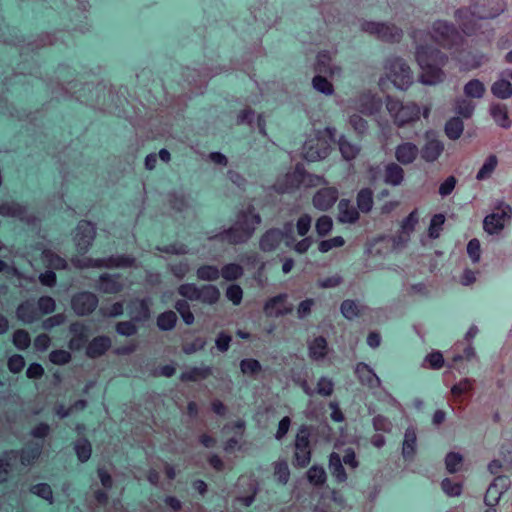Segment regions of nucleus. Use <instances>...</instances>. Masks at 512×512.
<instances>
[{"instance_id": "f257e3e1", "label": "nucleus", "mask_w": 512, "mask_h": 512, "mask_svg": "<svg viewBox=\"0 0 512 512\" xmlns=\"http://www.w3.org/2000/svg\"><path fill=\"white\" fill-rule=\"evenodd\" d=\"M416 61L421 69L419 81L424 85L442 83L446 74L443 67L448 63V56L436 48L419 45L415 52Z\"/></svg>"}, {"instance_id": "f03ea898", "label": "nucleus", "mask_w": 512, "mask_h": 512, "mask_svg": "<svg viewBox=\"0 0 512 512\" xmlns=\"http://www.w3.org/2000/svg\"><path fill=\"white\" fill-rule=\"evenodd\" d=\"M261 222V216L255 211V208L250 205L237 214L236 221L230 228L213 236H209L208 238L210 240L227 242L233 245L243 244L251 239L257 226H259Z\"/></svg>"}, {"instance_id": "7ed1b4c3", "label": "nucleus", "mask_w": 512, "mask_h": 512, "mask_svg": "<svg viewBox=\"0 0 512 512\" xmlns=\"http://www.w3.org/2000/svg\"><path fill=\"white\" fill-rule=\"evenodd\" d=\"M384 74L379 79V85L384 86L390 81L397 89L407 90L414 82L413 71L407 62L396 55L388 56L383 62Z\"/></svg>"}, {"instance_id": "20e7f679", "label": "nucleus", "mask_w": 512, "mask_h": 512, "mask_svg": "<svg viewBox=\"0 0 512 512\" xmlns=\"http://www.w3.org/2000/svg\"><path fill=\"white\" fill-rule=\"evenodd\" d=\"M504 11L503 7L492 8L488 11H481L477 7L472 11L469 8H459L455 11L454 17L461 31L467 35H476L480 28V20L493 19Z\"/></svg>"}, {"instance_id": "39448f33", "label": "nucleus", "mask_w": 512, "mask_h": 512, "mask_svg": "<svg viewBox=\"0 0 512 512\" xmlns=\"http://www.w3.org/2000/svg\"><path fill=\"white\" fill-rule=\"evenodd\" d=\"M336 129L327 127L317 135L305 141L302 147L303 157L307 161H317L329 155L330 143L335 142Z\"/></svg>"}, {"instance_id": "423d86ee", "label": "nucleus", "mask_w": 512, "mask_h": 512, "mask_svg": "<svg viewBox=\"0 0 512 512\" xmlns=\"http://www.w3.org/2000/svg\"><path fill=\"white\" fill-rule=\"evenodd\" d=\"M386 108L398 127L405 126L419 119L420 108L415 103L402 104L400 101L388 96L386 98Z\"/></svg>"}, {"instance_id": "0eeeda50", "label": "nucleus", "mask_w": 512, "mask_h": 512, "mask_svg": "<svg viewBox=\"0 0 512 512\" xmlns=\"http://www.w3.org/2000/svg\"><path fill=\"white\" fill-rule=\"evenodd\" d=\"M361 30L381 41L389 43L400 42L403 37L402 29L390 23L364 21L361 24Z\"/></svg>"}, {"instance_id": "6e6552de", "label": "nucleus", "mask_w": 512, "mask_h": 512, "mask_svg": "<svg viewBox=\"0 0 512 512\" xmlns=\"http://www.w3.org/2000/svg\"><path fill=\"white\" fill-rule=\"evenodd\" d=\"M433 40L444 48H452L461 43L462 37L457 28L444 20H437L431 28Z\"/></svg>"}, {"instance_id": "1a4fd4ad", "label": "nucleus", "mask_w": 512, "mask_h": 512, "mask_svg": "<svg viewBox=\"0 0 512 512\" xmlns=\"http://www.w3.org/2000/svg\"><path fill=\"white\" fill-rule=\"evenodd\" d=\"M310 428L302 425L295 438V464L299 467H306L311 460Z\"/></svg>"}, {"instance_id": "9d476101", "label": "nucleus", "mask_w": 512, "mask_h": 512, "mask_svg": "<svg viewBox=\"0 0 512 512\" xmlns=\"http://www.w3.org/2000/svg\"><path fill=\"white\" fill-rule=\"evenodd\" d=\"M96 236V227L90 221L81 220L74 235V242L80 253H86L92 246Z\"/></svg>"}, {"instance_id": "9b49d317", "label": "nucleus", "mask_w": 512, "mask_h": 512, "mask_svg": "<svg viewBox=\"0 0 512 512\" xmlns=\"http://www.w3.org/2000/svg\"><path fill=\"white\" fill-rule=\"evenodd\" d=\"M288 295L286 293L278 294L269 298L264 306L263 312L267 317L279 318L290 314L294 307L293 304L287 301Z\"/></svg>"}, {"instance_id": "f8f14e48", "label": "nucleus", "mask_w": 512, "mask_h": 512, "mask_svg": "<svg viewBox=\"0 0 512 512\" xmlns=\"http://www.w3.org/2000/svg\"><path fill=\"white\" fill-rule=\"evenodd\" d=\"M511 481L505 475L497 476L492 483L488 486L484 503L486 506H497L502 495L509 489Z\"/></svg>"}, {"instance_id": "ddd939ff", "label": "nucleus", "mask_w": 512, "mask_h": 512, "mask_svg": "<svg viewBox=\"0 0 512 512\" xmlns=\"http://www.w3.org/2000/svg\"><path fill=\"white\" fill-rule=\"evenodd\" d=\"M512 209L510 206L505 205L490 215H487L483 220V228L489 234L498 233L504 228L506 219L511 216Z\"/></svg>"}, {"instance_id": "4468645a", "label": "nucleus", "mask_w": 512, "mask_h": 512, "mask_svg": "<svg viewBox=\"0 0 512 512\" xmlns=\"http://www.w3.org/2000/svg\"><path fill=\"white\" fill-rule=\"evenodd\" d=\"M71 304L77 315H88L96 309L98 298L91 292H81L73 296Z\"/></svg>"}, {"instance_id": "2eb2a0df", "label": "nucleus", "mask_w": 512, "mask_h": 512, "mask_svg": "<svg viewBox=\"0 0 512 512\" xmlns=\"http://www.w3.org/2000/svg\"><path fill=\"white\" fill-rule=\"evenodd\" d=\"M426 143L419 151L421 157L426 162H434L436 161L444 151V144L439 139L435 138L433 132H427L426 135Z\"/></svg>"}, {"instance_id": "dca6fc26", "label": "nucleus", "mask_w": 512, "mask_h": 512, "mask_svg": "<svg viewBox=\"0 0 512 512\" xmlns=\"http://www.w3.org/2000/svg\"><path fill=\"white\" fill-rule=\"evenodd\" d=\"M27 207L16 201L0 202V215L3 217H13L27 223L32 221V217L27 212Z\"/></svg>"}, {"instance_id": "f3484780", "label": "nucleus", "mask_w": 512, "mask_h": 512, "mask_svg": "<svg viewBox=\"0 0 512 512\" xmlns=\"http://www.w3.org/2000/svg\"><path fill=\"white\" fill-rule=\"evenodd\" d=\"M338 199V190L335 187H325L318 190L313 196V205L320 211L329 210Z\"/></svg>"}, {"instance_id": "a211bd4d", "label": "nucleus", "mask_w": 512, "mask_h": 512, "mask_svg": "<svg viewBox=\"0 0 512 512\" xmlns=\"http://www.w3.org/2000/svg\"><path fill=\"white\" fill-rule=\"evenodd\" d=\"M356 108L364 115H374L381 109V101L370 92L362 93L356 101Z\"/></svg>"}, {"instance_id": "6ab92c4d", "label": "nucleus", "mask_w": 512, "mask_h": 512, "mask_svg": "<svg viewBox=\"0 0 512 512\" xmlns=\"http://www.w3.org/2000/svg\"><path fill=\"white\" fill-rule=\"evenodd\" d=\"M150 304L149 298L135 299L128 305L129 315L132 321L145 322L150 318Z\"/></svg>"}, {"instance_id": "aec40b11", "label": "nucleus", "mask_w": 512, "mask_h": 512, "mask_svg": "<svg viewBox=\"0 0 512 512\" xmlns=\"http://www.w3.org/2000/svg\"><path fill=\"white\" fill-rule=\"evenodd\" d=\"M315 70L318 75H328L330 77L340 76L342 72L340 66L332 64L331 57L327 51L318 53Z\"/></svg>"}, {"instance_id": "412c9836", "label": "nucleus", "mask_w": 512, "mask_h": 512, "mask_svg": "<svg viewBox=\"0 0 512 512\" xmlns=\"http://www.w3.org/2000/svg\"><path fill=\"white\" fill-rule=\"evenodd\" d=\"M355 374L362 385L370 389L381 386L380 378L375 374L374 370L367 364L360 362L355 367Z\"/></svg>"}, {"instance_id": "4be33fe9", "label": "nucleus", "mask_w": 512, "mask_h": 512, "mask_svg": "<svg viewBox=\"0 0 512 512\" xmlns=\"http://www.w3.org/2000/svg\"><path fill=\"white\" fill-rule=\"evenodd\" d=\"M419 154V148L412 142H403L395 148V158L402 165L412 164Z\"/></svg>"}, {"instance_id": "5701e85b", "label": "nucleus", "mask_w": 512, "mask_h": 512, "mask_svg": "<svg viewBox=\"0 0 512 512\" xmlns=\"http://www.w3.org/2000/svg\"><path fill=\"white\" fill-rule=\"evenodd\" d=\"M70 333L73 335L69 341V348L78 351L84 347L88 341L87 327L80 322L72 323L69 327Z\"/></svg>"}, {"instance_id": "b1692460", "label": "nucleus", "mask_w": 512, "mask_h": 512, "mask_svg": "<svg viewBox=\"0 0 512 512\" xmlns=\"http://www.w3.org/2000/svg\"><path fill=\"white\" fill-rule=\"evenodd\" d=\"M98 290L106 294H115L123 289L119 274L104 273L99 278Z\"/></svg>"}, {"instance_id": "393cba45", "label": "nucleus", "mask_w": 512, "mask_h": 512, "mask_svg": "<svg viewBox=\"0 0 512 512\" xmlns=\"http://www.w3.org/2000/svg\"><path fill=\"white\" fill-rule=\"evenodd\" d=\"M111 344V339L108 336H97L88 344L86 348V355L89 358H98L110 349Z\"/></svg>"}, {"instance_id": "a878e982", "label": "nucleus", "mask_w": 512, "mask_h": 512, "mask_svg": "<svg viewBox=\"0 0 512 512\" xmlns=\"http://www.w3.org/2000/svg\"><path fill=\"white\" fill-rule=\"evenodd\" d=\"M16 316L24 324H32L39 319L37 306L33 301L26 300L17 307Z\"/></svg>"}, {"instance_id": "bb28decb", "label": "nucleus", "mask_w": 512, "mask_h": 512, "mask_svg": "<svg viewBox=\"0 0 512 512\" xmlns=\"http://www.w3.org/2000/svg\"><path fill=\"white\" fill-rule=\"evenodd\" d=\"M279 228L268 229L259 240V248L263 252L275 251L281 243Z\"/></svg>"}, {"instance_id": "cd10ccee", "label": "nucleus", "mask_w": 512, "mask_h": 512, "mask_svg": "<svg viewBox=\"0 0 512 512\" xmlns=\"http://www.w3.org/2000/svg\"><path fill=\"white\" fill-rule=\"evenodd\" d=\"M338 221L341 223H355L359 219V210L355 208L350 200L341 199L338 203Z\"/></svg>"}, {"instance_id": "c85d7f7f", "label": "nucleus", "mask_w": 512, "mask_h": 512, "mask_svg": "<svg viewBox=\"0 0 512 512\" xmlns=\"http://www.w3.org/2000/svg\"><path fill=\"white\" fill-rule=\"evenodd\" d=\"M292 177L297 181L298 185L306 187H315L325 182L323 177L308 173L302 166L295 167Z\"/></svg>"}, {"instance_id": "c756f323", "label": "nucleus", "mask_w": 512, "mask_h": 512, "mask_svg": "<svg viewBox=\"0 0 512 512\" xmlns=\"http://www.w3.org/2000/svg\"><path fill=\"white\" fill-rule=\"evenodd\" d=\"M404 180L403 168L394 162L388 163L384 169V182L391 186H399Z\"/></svg>"}, {"instance_id": "7c9ffc66", "label": "nucleus", "mask_w": 512, "mask_h": 512, "mask_svg": "<svg viewBox=\"0 0 512 512\" xmlns=\"http://www.w3.org/2000/svg\"><path fill=\"white\" fill-rule=\"evenodd\" d=\"M417 446V435L414 427H408L404 433V440L402 445V456L405 459H413Z\"/></svg>"}, {"instance_id": "2f4dec72", "label": "nucleus", "mask_w": 512, "mask_h": 512, "mask_svg": "<svg viewBox=\"0 0 512 512\" xmlns=\"http://www.w3.org/2000/svg\"><path fill=\"white\" fill-rule=\"evenodd\" d=\"M490 115L500 127L504 129L510 128L511 120L508 117V111L505 105L499 103L491 104Z\"/></svg>"}, {"instance_id": "473e14b6", "label": "nucleus", "mask_w": 512, "mask_h": 512, "mask_svg": "<svg viewBox=\"0 0 512 512\" xmlns=\"http://www.w3.org/2000/svg\"><path fill=\"white\" fill-rule=\"evenodd\" d=\"M309 356L315 361L323 360L327 355V341L323 336L316 337L308 346Z\"/></svg>"}, {"instance_id": "72a5a7b5", "label": "nucleus", "mask_w": 512, "mask_h": 512, "mask_svg": "<svg viewBox=\"0 0 512 512\" xmlns=\"http://www.w3.org/2000/svg\"><path fill=\"white\" fill-rule=\"evenodd\" d=\"M42 444L32 443L23 448L20 452V461L22 465L28 466L34 463L42 453Z\"/></svg>"}, {"instance_id": "f704fd0d", "label": "nucleus", "mask_w": 512, "mask_h": 512, "mask_svg": "<svg viewBox=\"0 0 512 512\" xmlns=\"http://www.w3.org/2000/svg\"><path fill=\"white\" fill-rule=\"evenodd\" d=\"M329 469L332 476L336 478L337 482L341 483L347 480V474L343 467L342 459L336 452H332L329 456Z\"/></svg>"}, {"instance_id": "c9c22d12", "label": "nucleus", "mask_w": 512, "mask_h": 512, "mask_svg": "<svg viewBox=\"0 0 512 512\" xmlns=\"http://www.w3.org/2000/svg\"><path fill=\"white\" fill-rule=\"evenodd\" d=\"M199 291L198 301L204 304L213 305L217 303L220 298V291L215 285H203L199 288Z\"/></svg>"}, {"instance_id": "e433bc0d", "label": "nucleus", "mask_w": 512, "mask_h": 512, "mask_svg": "<svg viewBox=\"0 0 512 512\" xmlns=\"http://www.w3.org/2000/svg\"><path fill=\"white\" fill-rule=\"evenodd\" d=\"M19 453L14 450L6 451L0 457V483L7 480L12 462L18 458Z\"/></svg>"}, {"instance_id": "4c0bfd02", "label": "nucleus", "mask_w": 512, "mask_h": 512, "mask_svg": "<svg viewBox=\"0 0 512 512\" xmlns=\"http://www.w3.org/2000/svg\"><path fill=\"white\" fill-rule=\"evenodd\" d=\"M491 93L498 99H508L512 96V84L504 78L498 79L491 85Z\"/></svg>"}, {"instance_id": "58836bf2", "label": "nucleus", "mask_w": 512, "mask_h": 512, "mask_svg": "<svg viewBox=\"0 0 512 512\" xmlns=\"http://www.w3.org/2000/svg\"><path fill=\"white\" fill-rule=\"evenodd\" d=\"M212 374L211 367H193L185 372H183L180 376L181 381H199L202 379H206Z\"/></svg>"}, {"instance_id": "ea45409f", "label": "nucleus", "mask_w": 512, "mask_h": 512, "mask_svg": "<svg viewBox=\"0 0 512 512\" xmlns=\"http://www.w3.org/2000/svg\"><path fill=\"white\" fill-rule=\"evenodd\" d=\"M357 208L362 213H369L373 207V191L370 188L361 189L356 197Z\"/></svg>"}, {"instance_id": "a19ab883", "label": "nucleus", "mask_w": 512, "mask_h": 512, "mask_svg": "<svg viewBox=\"0 0 512 512\" xmlns=\"http://www.w3.org/2000/svg\"><path fill=\"white\" fill-rule=\"evenodd\" d=\"M464 130L463 121L459 117H452L445 124V134L451 140L460 138Z\"/></svg>"}, {"instance_id": "79ce46f5", "label": "nucleus", "mask_w": 512, "mask_h": 512, "mask_svg": "<svg viewBox=\"0 0 512 512\" xmlns=\"http://www.w3.org/2000/svg\"><path fill=\"white\" fill-rule=\"evenodd\" d=\"M498 165V158L496 155L491 154L489 155L479 171L477 172L476 179L478 181H483L491 177L493 172L495 171L496 167Z\"/></svg>"}, {"instance_id": "37998d69", "label": "nucleus", "mask_w": 512, "mask_h": 512, "mask_svg": "<svg viewBox=\"0 0 512 512\" xmlns=\"http://www.w3.org/2000/svg\"><path fill=\"white\" fill-rule=\"evenodd\" d=\"M339 150L345 160H352L357 157L360 147L347 140L345 136H341L338 140Z\"/></svg>"}, {"instance_id": "c03bdc74", "label": "nucleus", "mask_w": 512, "mask_h": 512, "mask_svg": "<svg viewBox=\"0 0 512 512\" xmlns=\"http://www.w3.org/2000/svg\"><path fill=\"white\" fill-rule=\"evenodd\" d=\"M74 450L78 460L84 463L91 457L92 446L88 439L79 438L74 443Z\"/></svg>"}, {"instance_id": "a18cd8bd", "label": "nucleus", "mask_w": 512, "mask_h": 512, "mask_svg": "<svg viewBox=\"0 0 512 512\" xmlns=\"http://www.w3.org/2000/svg\"><path fill=\"white\" fill-rule=\"evenodd\" d=\"M484 84L478 79H472L464 85L463 91L467 97L482 98L485 93Z\"/></svg>"}, {"instance_id": "49530a36", "label": "nucleus", "mask_w": 512, "mask_h": 512, "mask_svg": "<svg viewBox=\"0 0 512 512\" xmlns=\"http://www.w3.org/2000/svg\"><path fill=\"white\" fill-rule=\"evenodd\" d=\"M109 269L133 267L136 259L131 255H112L108 257Z\"/></svg>"}, {"instance_id": "de8ad7c7", "label": "nucleus", "mask_w": 512, "mask_h": 512, "mask_svg": "<svg viewBox=\"0 0 512 512\" xmlns=\"http://www.w3.org/2000/svg\"><path fill=\"white\" fill-rule=\"evenodd\" d=\"M244 270L241 265L237 263H229L224 265L220 270V275L226 281H234L242 277Z\"/></svg>"}, {"instance_id": "09e8293b", "label": "nucleus", "mask_w": 512, "mask_h": 512, "mask_svg": "<svg viewBox=\"0 0 512 512\" xmlns=\"http://www.w3.org/2000/svg\"><path fill=\"white\" fill-rule=\"evenodd\" d=\"M177 322V315L175 312L169 310L161 313L157 317V326L162 331L172 330Z\"/></svg>"}, {"instance_id": "8fccbe9b", "label": "nucleus", "mask_w": 512, "mask_h": 512, "mask_svg": "<svg viewBox=\"0 0 512 512\" xmlns=\"http://www.w3.org/2000/svg\"><path fill=\"white\" fill-rule=\"evenodd\" d=\"M43 258L48 267L52 269L61 270L67 268V261L51 250H44Z\"/></svg>"}, {"instance_id": "3c124183", "label": "nucleus", "mask_w": 512, "mask_h": 512, "mask_svg": "<svg viewBox=\"0 0 512 512\" xmlns=\"http://www.w3.org/2000/svg\"><path fill=\"white\" fill-rule=\"evenodd\" d=\"M326 472L322 466L313 465L307 471V479L314 486H322L326 482Z\"/></svg>"}, {"instance_id": "603ef678", "label": "nucleus", "mask_w": 512, "mask_h": 512, "mask_svg": "<svg viewBox=\"0 0 512 512\" xmlns=\"http://www.w3.org/2000/svg\"><path fill=\"white\" fill-rule=\"evenodd\" d=\"M197 278L203 281H215L220 277V270L214 265H203L197 269Z\"/></svg>"}, {"instance_id": "864d4df0", "label": "nucleus", "mask_w": 512, "mask_h": 512, "mask_svg": "<svg viewBox=\"0 0 512 512\" xmlns=\"http://www.w3.org/2000/svg\"><path fill=\"white\" fill-rule=\"evenodd\" d=\"M29 491L32 494L48 501L50 504H53V502H54L52 488L47 483H38V484L32 485L30 487Z\"/></svg>"}, {"instance_id": "5fc2aeb1", "label": "nucleus", "mask_w": 512, "mask_h": 512, "mask_svg": "<svg viewBox=\"0 0 512 512\" xmlns=\"http://www.w3.org/2000/svg\"><path fill=\"white\" fill-rule=\"evenodd\" d=\"M313 88L325 95H332L334 87L330 81L323 75H316L312 80Z\"/></svg>"}, {"instance_id": "6e6d98bb", "label": "nucleus", "mask_w": 512, "mask_h": 512, "mask_svg": "<svg viewBox=\"0 0 512 512\" xmlns=\"http://www.w3.org/2000/svg\"><path fill=\"white\" fill-rule=\"evenodd\" d=\"M199 288L200 287L196 286L194 283H185L178 287L177 292L184 297L185 300L198 301Z\"/></svg>"}, {"instance_id": "4d7b16f0", "label": "nucleus", "mask_w": 512, "mask_h": 512, "mask_svg": "<svg viewBox=\"0 0 512 512\" xmlns=\"http://www.w3.org/2000/svg\"><path fill=\"white\" fill-rule=\"evenodd\" d=\"M240 369L244 375L256 376L262 371V366L258 360L249 358L241 360Z\"/></svg>"}, {"instance_id": "13d9d810", "label": "nucleus", "mask_w": 512, "mask_h": 512, "mask_svg": "<svg viewBox=\"0 0 512 512\" xmlns=\"http://www.w3.org/2000/svg\"><path fill=\"white\" fill-rule=\"evenodd\" d=\"M12 342L18 350H25L31 344L29 333L24 329H18L13 333Z\"/></svg>"}, {"instance_id": "bf43d9fd", "label": "nucleus", "mask_w": 512, "mask_h": 512, "mask_svg": "<svg viewBox=\"0 0 512 512\" xmlns=\"http://www.w3.org/2000/svg\"><path fill=\"white\" fill-rule=\"evenodd\" d=\"M340 310L342 315L348 320H352L360 315L359 306L355 301L350 299L344 300L341 303Z\"/></svg>"}, {"instance_id": "052dcab7", "label": "nucleus", "mask_w": 512, "mask_h": 512, "mask_svg": "<svg viewBox=\"0 0 512 512\" xmlns=\"http://www.w3.org/2000/svg\"><path fill=\"white\" fill-rule=\"evenodd\" d=\"M474 109L475 105L467 99L460 98L455 101L456 113L464 118H470L473 115Z\"/></svg>"}, {"instance_id": "680f3d73", "label": "nucleus", "mask_w": 512, "mask_h": 512, "mask_svg": "<svg viewBox=\"0 0 512 512\" xmlns=\"http://www.w3.org/2000/svg\"><path fill=\"white\" fill-rule=\"evenodd\" d=\"M333 227V221L330 216L323 215L318 218L315 224V230L320 237H324L330 233Z\"/></svg>"}, {"instance_id": "e2e57ef3", "label": "nucleus", "mask_w": 512, "mask_h": 512, "mask_svg": "<svg viewBox=\"0 0 512 512\" xmlns=\"http://www.w3.org/2000/svg\"><path fill=\"white\" fill-rule=\"evenodd\" d=\"M274 475L278 482L286 484L290 477V470L286 461H278L274 465Z\"/></svg>"}, {"instance_id": "0e129e2a", "label": "nucleus", "mask_w": 512, "mask_h": 512, "mask_svg": "<svg viewBox=\"0 0 512 512\" xmlns=\"http://www.w3.org/2000/svg\"><path fill=\"white\" fill-rule=\"evenodd\" d=\"M281 234V240H284L286 247H292V244L295 242L294 236V223L292 221L285 222L281 229H279Z\"/></svg>"}, {"instance_id": "69168bd1", "label": "nucleus", "mask_w": 512, "mask_h": 512, "mask_svg": "<svg viewBox=\"0 0 512 512\" xmlns=\"http://www.w3.org/2000/svg\"><path fill=\"white\" fill-rule=\"evenodd\" d=\"M441 488L444 493L450 497L459 496L462 492V486L458 482H453L449 478H445L441 482Z\"/></svg>"}, {"instance_id": "338daca9", "label": "nucleus", "mask_w": 512, "mask_h": 512, "mask_svg": "<svg viewBox=\"0 0 512 512\" xmlns=\"http://www.w3.org/2000/svg\"><path fill=\"white\" fill-rule=\"evenodd\" d=\"M463 461V457L459 453L449 452L445 457L446 469L449 473H456Z\"/></svg>"}, {"instance_id": "774afa93", "label": "nucleus", "mask_w": 512, "mask_h": 512, "mask_svg": "<svg viewBox=\"0 0 512 512\" xmlns=\"http://www.w3.org/2000/svg\"><path fill=\"white\" fill-rule=\"evenodd\" d=\"M170 272L178 279H183L190 271V266L187 260H182L178 263H171L168 266Z\"/></svg>"}]
</instances>
